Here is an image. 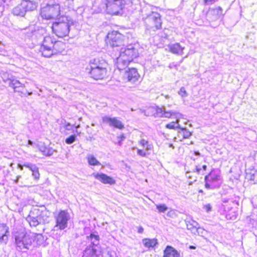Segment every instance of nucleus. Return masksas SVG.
Segmentation results:
<instances>
[{
	"instance_id": "nucleus-1",
	"label": "nucleus",
	"mask_w": 257,
	"mask_h": 257,
	"mask_svg": "<svg viewBox=\"0 0 257 257\" xmlns=\"http://www.w3.org/2000/svg\"><path fill=\"white\" fill-rule=\"evenodd\" d=\"M107 63L102 58L91 60L85 69V72L95 80L103 79L107 75Z\"/></svg>"
},
{
	"instance_id": "nucleus-2",
	"label": "nucleus",
	"mask_w": 257,
	"mask_h": 257,
	"mask_svg": "<svg viewBox=\"0 0 257 257\" xmlns=\"http://www.w3.org/2000/svg\"><path fill=\"white\" fill-rule=\"evenodd\" d=\"M138 56V50L134 45L130 44L126 47H121L119 57L116 59V67L119 70L125 69L130 62Z\"/></svg>"
},
{
	"instance_id": "nucleus-3",
	"label": "nucleus",
	"mask_w": 257,
	"mask_h": 257,
	"mask_svg": "<svg viewBox=\"0 0 257 257\" xmlns=\"http://www.w3.org/2000/svg\"><path fill=\"white\" fill-rule=\"evenodd\" d=\"M73 24L74 20L71 17L63 15L53 23L52 32L58 37H64L68 35L70 27Z\"/></svg>"
},
{
	"instance_id": "nucleus-4",
	"label": "nucleus",
	"mask_w": 257,
	"mask_h": 257,
	"mask_svg": "<svg viewBox=\"0 0 257 257\" xmlns=\"http://www.w3.org/2000/svg\"><path fill=\"white\" fill-rule=\"evenodd\" d=\"M50 216V212L43 205L32 208L26 218V220L31 227L38 226L41 222L45 221Z\"/></svg>"
},
{
	"instance_id": "nucleus-5",
	"label": "nucleus",
	"mask_w": 257,
	"mask_h": 257,
	"mask_svg": "<svg viewBox=\"0 0 257 257\" xmlns=\"http://www.w3.org/2000/svg\"><path fill=\"white\" fill-rule=\"evenodd\" d=\"M172 107V105L171 104L162 106V107L152 106L145 110L144 113L147 116H154V117H174L175 118L180 117L181 114Z\"/></svg>"
},
{
	"instance_id": "nucleus-6",
	"label": "nucleus",
	"mask_w": 257,
	"mask_h": 257,
	"mask_svg": "<svg viewBox=\"0 0 257 257\" xmlns=\"http://www.w3.org/2000/svg\"><path fill=\"white\" fill-rule=\"evenodd\" d=\"M61 45H63V43L56 41L53 37L46 36L44 38L41 46L40 51L43 56L50 57L59 51L58 47Z\"/></svg>"
},
{
	"instance_id": "nucleus-7",
	"label": "nucleus",
	"mask_w": 257,
	"mask_h": 257,
	"mask_svg": "<svg viewBox=\"0 0 257 257\" xmlns=\"http://www.w3.org/2000/svg\"><path fill=\"white\" fill-rule=\"evenodd\" d=\"M143 20L146 29L150 32H156L162 28V20L158 12L151 11L143 15Z\"/></svg>"
},
{
	"instance_id": "nucleus-8",
	"label": "nucleus",
	"mask_w": 257,
	"mask_h": 257,
	"mask_svg": "<svg viewBox=\"0 0 257 257\" xmlns=\"http://www.w3.org/2000/svg\"><path fill=\"white\" fill-rule=\"evenodd\" d=\"M87 240L90 241L91 245L87 247L84 250L82 257H103V251L100 247L94 245L93 240L99 241L100 237L99 235L91 233L86 237Z\"/></svg>"
},
{
	"instance_id": "nucleus-9",
	"label": "nucleus",
	"mask_w": 257,
	"mask_h": 257,
	"mask_svg": "<svg viewBox=\"0 0 257 257\" xmlns=\"http://www.w3.org/2000/svg\"><path fill=\"white\" fill-rule=\"evenodd\" d=\"M60 6L59 4L49 3L41 8L40 15L43 19H55L60 15Z\"/></svg>"
},
{
	"instance_id": "nucleus-10",
	"label": "nucleus",
	"mask_w": 257,
	"mask_h": 257,
	"mask_svg": "<svg viewBox=\"0 0 257 257\" xmlns=\"http://www.w3.org/2000/svg\"><path fill=\"white\" fill-rule=\"evenodd\" d=\"M204 186L207 189L219 188L221 185V178L219 173L211 170L204 178Z\"/></svg>"
},
{
	"instance_id": "nucleus-11",
	"label": "nucleus",
	"mask_w": 257,
	"mask_h": 257,
	"mask_svg": "<svg viewBox=\"0 0 257 257\" xmlns=\"http://www.w3.org/2000/svg\"><path fill=\"white\" fill-rule=\"evenodd\" d=\"M37 7V4L35 2L23 1L13 9L12 13L15 16L24 17L26 12L34 11Z\"/></svg>"
},
{
	"instance_id": "nucleus-12",
	"label": "nucleus",
	"mask_w": 257,
	"mask_h": 257,
	"mask_svg": "<svg viewBox=\"0 0 257 257\" xmlns=\"http://www.w3.org/2000/svg\"><path fill=\"white\" fill-rule=\"evenodd\" d=\"M108 43L112 48H116L119 51L118 48L124 45L125 37L118 31H112L107 35Z\"/></svg>"
},
{
	"instance_id": "nucleus-13",
	"label": "nucleus",
	"mask_w": 257,
	"mask_h": 257,
	"mask_svg": "<svg viewBox=\"0 0 257 257\" xmlns=\"http://www.w3.org/2000/svg\"><path fill=\"white\" fill-rule=\"evenodd\" d=\"M124 5L125 2L122 0H107L106 4V10L110 15H118Z\"/></svg>"
},
{
	"instance_id": "nucleus-14",
	"label": "nucleus",
	"mask_w": 257,
	"mask_h": 257,
	"mask_svg": "<svg viewBox=\"0 0 257 257\" xmlns=\"http://www.w3.org/2000/svg\"><path fill=\"white\" fill-rule=\"evenodd\" d=\"M69 214L66 210H60L55 216V227L60 230H63L67 226Z\"/></svg>"
},
{
	"instance_id": "nucleus-15",
	"label": "nucleus",
	"mask_w": 257,
	"mask_h": 257,
	"mask_svg": "<svg viewBox=\"0 0 257 257\" xmlns=\"http://www.w3.org/2000/svg\"><path fill=\"white\" fill-rule=\"evenodd\" d=\"M140 75L137 70L135 68H128L124 71L122 75V79L125 82H130L135 83L138 80Z\"/></svg>"
},
{
	"instance_id": "nucleus-16",
	"label": "nucleus",
	"mask_w": 257,
	"mask_h": 257,
	"mask_svg": "<svg viewBox=\"0 0 257 257\" xmlns=\"http://www.w3.org/2000/svg\"><path fill=\"white\" fill-rule=\"evenodd\" d=\"M223 14L222 9L220 7L209 9L206 14L207 20L209 22H214L222 18Z\"/></svg>"
},
{
	"instance_id": "nucleus-17",
	"label": "nucleus",
	"mask_w": 257,
	"mask_h": 257,
	"mask_svg": "<svg viewBox=\"0 0 257 257\" xmlns=\"http://www.w3.org/2000/svg\"><path fill=\"white\" fill-rule=\"evenodd\" d=\"M16 243L17 246L20 249H28L31 245L32 241L31 238L26 236H19L16 238Z\"/></svg>"
},
{
	"instance_id": "nucleus-18",
	"label": "nucleus",
	"mask_w": 257,
	"mask_h": 257,
	"mask_svg": "<svg viewBox=\"0 0 257 257\" xmlns=\"http://www.w3.org/2000/svg\"><path fill=\"white\" fill-rule=\"evenodd\" d=\"M93 175L95 179H97L103 184L112 185L116 183V181L114 178L108 176L105 174L94 173Z\"/></svg>"
},
{
	"instance_id": "nucleus-19",
	"label": "nucleus",
	"mask_w": 257,
	"mask_h": 257,
	"mask_svg": "<svg viewBox=\"0 0 257 257\" xmlns=\"http://www.w3.org/2000/svg\"><path fill=\"white\" fill-rule=\"evenodd\" d=\"M102 120L103 122L108 124L111 127H114L116 128H124V125L122 122L116 117L105 116L102 117Z\"/></svg>"
},
{
	"instance_id": "nucleus-20",
	"label": "nucleus",
	"mask_w": 257,
	"mask_h": 257,
	"mask_svg": "<svg viewBox=\"0 0 257 257\" xmlns=\"http://www.w3.org/2000/svg\"><path fill=\"white\" fill-rule=\"evenodd\" d=\"M10 236V230L8 225L5 223H0V243H6Z\"/></svg>"
},
{
	"instance_id": "nucleus-21",
	"label": "nucleus",
	"mask_w": 257,
	"mask_h": 257,
	"mask_svg": "<svg viewBox=\"0 0 257 257\" xmlns=\"http://www.w3.org/2000/svg\"><path fill=\"white\" fill-rule=\"evenodd\" d=\"M4 81L8 84L10 87H13L15 91H21L24 86L23 84L13 77H11L7 80Z\"/></svg>"
},
{
	"instance_id": "nucleus-22",
	"label": "nucleus",
	"mask_w": 257,
	"mask_h": 257,
	"mask_svg": "<svg viewBox=\"0 0 257 257\" xmlns=\"http://www.w3.org/2000/svg\"><path fill=\"white\" fill-rule=\"evenodd\" d=\"M245 179L253 184H257V170L254 168L248 169L245 173Z\"/></svg>"
},
{
	"instance_id": "nucleus-23",
	"label": "nucleus",
	"mask_w": 257,
	"mask_h": 257,
	"mask_svg": "<svg viewBox=\"0 0 257 257\" xmlns=\"http://www.w3.org/2000/svg\"><path fill=\"white\" fill-rule=\"evenodd\" d=\"M180 253L171 246L166 247L163 252V257H180Z\"/></svg>"
},
{
	"instance_id": "nucleus-24",
	"label": "nucleus",
	"mask_w": 257,
	"mask_h": 257,
	"mask_svg": "<svg viewBox=\"0 0 257 257\" xmlns=\"http://www.w3.org/2000/svg\"><path fill=\"white\" fill-rule=\"evenodd\" d=\"M144 245L149 248H153L158 244V240L156 238H146L142 240Z\"/></svg>"
},
{
	"instance_id": "nucleus-25",
	"label": "nucleus",
	"mask_w": 257,
	"mask_h": 257,
	"mask_svg": "<svg viewBox=\"0 0 257 257\" xmlns=\"http://www.w3.org/2000/svg\"><path fill=\"white\" fill-rule=\"evenodd\" d=\"M169 48L172 53L179 55L181 54L183 49L179 43L170 45Z\"/></svg>"
},
{
	"instance_id": "nucleus-26",
	"label": "nucleus",
	"mask_w": 257,
	"mask_h": 257,
	"mask_svg": "<svg viewBox=\"0 0 257 257\" xmlns=\"http://www.w3.org/2000/svg\"><path fill=\"white\" fill-rule=\"evenodd\" d=\"M186 226L188 229L195 230L198 228L199 224L197 221L191 219L187 222Z\"/></svg>"
},
{
	"instance_id": "nucleus-27",
	"label": "nucleus",
	"mask_w": 257,
	"mask_h": 257,
	"mask_svg": "<svg viewBox=\"0 0 257 257\" xmlns=\"http://www.w3.org/2000/svg\"><path fill=\"white\" fill-rule=\"evenodd\" d=\"M191 133L188 130H179L178 136L180 138L188 139L191 136Z\"/></svg>"
},
{
	"instance_id": "nucleus-28",
	"label": "nucleus",
	"mask_w": 257,
	"mask_h": 257,
	"mask_svg": "<svg viewBox=\"0 0 257 257\" xmlns=\"http://www.w3.org/2000/svg\"><path fill=\"white\" fill-rule=\"evenodd\" d=\"M40 150L45 156H50L53 153V150L52 148L44 146H41L40 148Z\"/></svg>"
},
{
	"instance_id": "nucleus-29",
	"label": "nucleus",
	"mask_w": 257,
	"mask_h": 257,
	"mask_svg": "<svg viewBox=\"0 0 257 257\" xmlns=\"http://www.w3.org/2000/svg\"><path fill=\"white\" fill-rule=\"evenodd\" d=\"M88 164L91 166H97L100 165V163L93 156H89L87 157Z\"/></svg>"
},
{
	"instance_id": "nucleus-30",
	"label": "nucleus",
	"mask_w": 257,
	"mask_h": 257,
	"mask_svg": "<svg viewBox=\"0 0 257 257\" xmlns=\"http://www.w3.org/2000/svg\"><path fill=\"white\" fill-rule=\"evenodd\" d=\"M176 119L177 120L178 118ZM166 127L167 128H186V127L180 126L177 121L167 124Z\"/></svg>"
},
{
	"instance_id": "nucleus-31",
	"label": "nucleus",
	"mask_w": 257,
	"mask_h": 257,
	"mask_svg": "<svg viewBox=\"0 0 257 257\" xmlns=\"http://www.w3.org/2000/svg\"><path fill=\"white\" fill-rule=\"evenodd\" d=\"M30 169L32 172V174L34 177L35 179L38 180L40 178V173L38 168L35 166H32L30 167Z\"/></svg>"
},
{
	"instance_id": "nucleus-32",
	"label": "nucleus",
	"mask_w": 257,
	"mask_h": 257,
	"mask_svg": "<svg viewBox=\"0 0 257 257\" xmlns=\"http://www.w3.org/2000/svg\"><path fill=\"white\" fill-rule=\"evenodd\" d=\"M139 144L143 147H147V149L148 150L153 148L150 145H149L148 142L144 139L141 140Z\"/></svg>"
},
{
	"instance_id": "nucleus-33",
	"label": "nucleus",
	"mask_w": 257,
	"mask_h": 257,
	"mask_svg": "<svg viewBox=\"0 0 257 257\" xmlns=\"http://www.w3.org/2000/svg\"><path fill=\"white\" fill-rule=\"evenodd\" d=\"M157 209L160 212H164L166 211L168 208L165 204H159L156 206Z\"/></svg>"
},
{
	"instance_id": "nucleus-34",
	"label": "nucleus",
	"mask_w": 257,
	"mask_h": 257,
	"mask_svg": "<svg viewBox=\"0 0 257 257\" xmlns=\"http://www.w3.org/2000/svg\"><path fill=\"white\" fill-rule=\"evenodd\" d=\"M195 172L197 173H200V171L203 169V171H205L207 169V166L206 165H203L202 166L200 165L196 166L195 167Z\"/></svg>"
},
{
	"instance_id": "nucleus-35",
	"label": "nucleus",
	"mask_w": 257,
	"mask_h": 257,
	"mask_svg": "<svg viewBox=\"0 0 257 257\" xmlns=\"http://www.w3.org/2000/svg\"><path fill=\"white\" fill-rule=\"evenodd\" d=\"M75 140V136L74 135H71L66 139L65 142L68 144H70L73 143Z\"/></svg>"
},
{
	"instance_id": "nucleus-36",
	"label": "nucleus",
	"mask_w": 257,
	"mask_h": 257,
	"mask_svg": "<svg viewBox=\"0 0 257 257\" xmlns=\"http://www.w3.org/2000/svg\"><path fill=\"white\" fill-rule=\"evenodd\" d=\"M179 94L183 97H186L188 96V94L186 92L185 89L184 87H182L180 88L179 91Z\"/></svg>"
},
{
	"instance_id": "nucleus-37",
	"label": "nucleus",
	"mask_w": 257,
	"mask_h": 257,
	"mask_svg": "<svg viewBox=\"0 0 257 257\" xmlns=\"http://www.w3.org/2000/svg\"><path fill=\"white\" fill-rule=\"evenodd\" d=\"M137 154L141 156L145 157L146 156L147 153L142 150L138 149L137 150Z\"/></svg>"
},
{
	"instance_id": "nucleus-38",
	"label": "nucleus",
	"mask_w": 257,
	"mask_h": 257,
	"mask_svg": "<svg viewBox=\"0 0 257 257\" xmlns=\"http://www.w3.org/2000/svg\"><path fill=\"white\" fill-rule=\"evenodd\" d=\"M218 0H204V3L205 5H209L212 4Z\"/></svg>"
},
{
	"instance_id": "nucleus-39",
	"label": "nucleus",
	"mask_w": 257,
	"mask_h": 257,
	"mask_svg": "<svg viewBox=\"0 0 257 257\" xmlns=\"http://www.w3.org/2000/svg\"><path fill=\"white\" fill-rule=\"evenodd\" d=\"M203 208L207 211L209 212L211 210V206L210 204H207L203 206Z\"/></svg>"
},
{
	"instance_id": "nucleus-40",
	"label": "nucleus",
	"mask_w": 257,
	"mask_h": 257,
	"mask_svg": "<svg viewBox=\"0 0 257 257\" xmlns=\"http://www.w3.org/2000/svg\"><path fill=\"white\" fill-rule=\"evenodd\" d=\"M175 214V213L174 211H169L167 213V215L168 216H170V217H171L173 216V215Z\"/></svg>"
},
{
	"instance_id": "nucleus-41",
	"label": "nucleus",
	"mask_w": 257,
	"mask_h": 257,
	"mask_svg": "<svg viewBox=\"0 0 257 257\" xmlns=\"http://www.w3.org/2000/svg\"><path fill=\"white\" fill-rule=\"evenodd\" d=\"M144 231V229L141 226H140L139 228H138V232L139 233H142Z\"/></svg>"
},
{
	"instance_id": "nucleus-42",
	"label": "nucleus",
	"mask_w": 257,
	"mask_h": 257,
	"mask_svg": "<svg viewBox=\"0 0 257 257\" xmlns=\"http://www.w3.org/2000/svg\"><path fill=\"white\" fill-rule=\"evenodd\" d=\"M162 37L167 38L168 37V35L165 32H164V34L162 35Z\"/></svg>"
},
{
	"instance_id": "nucleus-43",
	"label": "nucleus",
	"mask_w": 257,
	"mask_h": 257,
	"mask_svg": "<svg viewBox=\"0 0 257 257\" xmlns=\"http://www.w3.org/2000/svg\"><path fill=\"white\" fill-rule=\"evenodd\" d=\"M189 248L191 249H195L196 248V247L194 245H190Z\"/></svg>"
},
{
	"instance_id": "nucleus-44",
	"label": "nucleus",
	"mask_w": 257,
	"mask_h": 257,
	"mask_svg": "<svg viewBox=\"0 0 257 257\" xmlns=\"http://www.w3.org/2000/svg\"><path fill=\"white\" fill-rule=\"evenodd\" d=\"M198 192L200 193H204V191L202 189H200Z\"/></svg>"
},
{
	"instance_id": "nucleus-45",
	"label": "nucleus",
	"mask_w": 257,
	"mask_h": 257,
	"mask_svg": "<svg viewBox=\"0 0 257 257\" xmlns=\"http://www.w3.org/2000/svg\"><path fill=\"white\" fill-rule=\"evenodd\" d=\"M120 137V141H122L124 138V137L123 136H121Z\"/></svg>"
},
{
	"instance_id": "nucleus-46",
	"label": "nucleus",
	"mask_w": 257,
	"mask_h": 257,
	"mask_svg": "<svg viewBox=\"0 0 257 257\" xmlns=\"http://www.w3.org/2000/svg\"><path fill=\"white\" fill-rule=\"evenodd\" d=\"M68 2L72 3L74 0H67Z\"/></svg>"
},
{
	"instance_id": "nucleus-47",
	"label": "nucleus",
	"mask_w": 257,
	"mask_h": 257,
	"mask_svg": "<svg viewBox=\"0 0 257 257\" xmlns=\"http://www.w3.org/2000/svg\"><path fill=\"white\" fill-rule=\"evenodd\" d=\"M41 30L42 32H44V31H45V29H44V28H41Z\"/></svg>"
},
{
	"instance_id": "nucleus-48",
	"label": "nucleus",
	"mask_w": 257,
	"mask_h": 257,
	"mask_svg": "<svg viewBox=\"0 0 257 257\" xmlns=\"http://www.w3.org/2000/svg\"><path fill=\"white\" fill-rule=\"evenodd\" d=\"M29 144L30 145L32 144V142L30 141H29Z\"/></svg>"
}]
</instances>
